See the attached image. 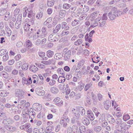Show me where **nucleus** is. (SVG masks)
Masks as SVG:
<instances>
[{"label": "nucleus", "instance_id": "obj_21", "mask_svg": "<svg viewBox=\"0 0 133 133\" xmlns=\"http://www.w3.org/2000/svg\"><path fill=\"white\" fill-rule=\"evenodd\" d=\"M62 74L63 75V76H59L58 79V82L59 83H62L64 82L65 80V78L64 76V74L62 73Z\"/></svg>", "mask_w": 133, "mask_h": 133}, {"label": "nucleus", "instance_id": "obj_45", "mask_svg": "<svg viewBox=\"0 0 133 133\" xmlns=\"http://www.w3.org/2000/svg\"><path fill=\"white\" fill-rule=\"evenodd\" d=\"M43 15V13L40 11L37 14L36 16V17L37 18L40 19L42 17Z\"/></svg>", "mask_w": 133, "mask_h": 133}, {"label": "nucleus", "instance_id": "obj_50", "mask_svg": "<svg viewBox=\"0 0 133 133\" xmlns=\"http://www.w3.org/2000/svg\"><path fill=\"white\" fill-rule=\"evenodd\" d=\"M23 45L22 42L20 41L17 42L16 44V45L17 48H19L22 46Z\"/></svg>", "mask_w": 133, "mask_h": 133}, {"label": "nucleus", "instance_id": "obj_19", "mask_svg": "<svg viewBox=\"0 0 133 133\" xmlns=\"http://www.w3.org/2000/svg\"><path fill=\"white\" fill-rule=\"evenodd\" d=\"M110 12H113V14H119V16H120L122 14V12L121 11H119L117 9L115 8H114L112 9L111 11Z\"/></svg>", "mask_w": 133, "mask_h": 133}, {"label": "nucleus", "instance_id": "obj_38", "mask_svg": "<svg viewBox=\"0 0 133 133\" xmlns=\"http://www.w3.org/2000/svg\"><path fill=\"white\" fill-rule=\"evenodd\" d=\"M21 26V23L20 22H16L15 24V28L18 29H19Z\"/></svg>", "mask_w": 133, "mask_h": 133}, {"label": "nucleus", "instance_id": "obj_61", "mask_svg": "<svg viewBox=\"0 0 133 133\" xmlns=\"http://www.w3.org/2000/svg\"><path fill=\"white\" fill-rule=\"evenodd\" d=\"M38 54L39 56L41 58L45 56V53L42 51L39 52L38 53Z\"/></svg>", "mask_w": 133, "mask_h": 133}, {"label": "nucleus", "instance_id": "obj_18", "mask_svg": "<svg viewBox=\"0 0 133 133\" xmlns=\"http://www.w3.org/2000/svg\"><path fill=\"white\" fill-rule=\"evenodd\" d=\"M4 127L7 130L13 132L16 129L15 127H12L10 125H4Z\"/></svg>", "mask_w": 133, "mask_h": 133}, {"label": "nucleus", "instance_id": "obj_49", "mask_svg": "<svg viewBox=\"0 0 133 133\" xmlns=\"http://www.w3.org/2000/svg\"><path fill=\"white\" fill-rule=\"evenodd\" d=\"M32 82V80H31V78L30 77H29L27 79V80L26 81L25 83L27 84L28 85H29L31 84Z\"/></svg>", "mask_w": 133, "mask_h": 133}, {"label": "nucleus", "instance_id": "obj_24", "mask_svg": "<svg viewBox=\"0 0 133 133\" xmlns=\"http://www.w3.org/2000/svg\"><path fill=\"white\" fill-rule=\"evenodd\" d=\"M82 121L84 124L87 125H88L90 123V121L89 119L85 117H84L82 118Z\"/></svg>", "mask_w": 133, "mask_h": 133}, {"label": "nucleus", "instance_id": "obj_57", "mask_svg": "<svg viewBox=\"0 0 133 133\" xmlns=\"http://www.w3.org/2000/svg\"><path fill=\"white\" fill-rule=\"evenodd\" d=\"M101 126L105 128L108 125V123L106 121H104V122L101 123Z\"/></svg>", "mask_w": 133, "mask_h": 133}, {"label": "nucleus", "instance_id": "obj_17", "mask_svg": "<svg viewBox=\"0 0 133 133\" xmlns=\"http://www.w3.org/2000/svg\"><path fill=\"white\" fill-rule=\"evenodd\" d=\"M36 94L39 96H43L45 94L44 91L41 90L39 88H37L36 89Z\"/></svg>", "mask_w": 133, "mask_h": 133}, {"label": "nucleus", "instance_id": "obj_22", "mask_svg": "<svg viewBox=\"0 0 133 133\" xmlns=\"http://www.w3.org/2000/svg\"><path fill=\"white\" fill-rule=\"evenodd\" d=\"M61 24H58L56 26L55 28L53 30V32L55 34L58 32L61 29Z\"/></svg>", "mask_w": 133, "mask_h": 133}, {"label": "nucleus", "instance_id": "obj_10", "mask_svg": "<svg viewBox=\"0 0 133 133\" xmlns=\"http://www.w3.org/2000/svg\"><path fill=\"white\" fill-rule=\"evenodd\" d=\"M13 121L11 120L10 118H6L3 120L2 123L4 125H7V124H11L14 123Z\"/></svg>", "mask_w": 133, "mask_h": 133}, {"label": "nucleus", "instance_id": "obj_36", "mask_svg": "<svg viewBox=\"0 0 133 133\" xmlns=\"http://www.w3.org/2000/svg\"><path fill=\"white\" fill-rule=\"evenodd\" d=\"M71 54V51L69 50L66 52L65 55V57L66 58V59H68L70 57Z\"/></svg>", "mask_w": 133, "mask_h": 133}, {"label": "nucleus", "instance_id": "obj_26", "mask_svg": "<svg viewBox=\"0 0 133 133\" xmlns=\"http://www.w3.org/2000/svg\"><path fill=\"white\" fill-rule=\"evenodd\" d=\"M62 55L61 53L56 54L54 56V58L57 60H59L62 57Z\"/></svg>", "mask_w": 133, "mask_h": 133}, {"label": "nucleus", "instance_id": "obj_7", "mask_svg": "<svg viewBox=\"0 0 133 133\" xmlns=\"http://www.w3.org/2000/svg\"><path fill=\"white\" fill-rule=\"evenodd\" d=\"M108 16L111 21H113L115 19L116 17L119 16V14H113V12H109L108 14Z\"/></svg>", "mask_w": 133, "mask_h": 133}, {"label": "nucleus", "instance_id": "obj_42", "mask_svg": "<svg viewBox=\"0 0 133 133\" xmlns=\"http://www.w3.org/2000/svg\"><path fill=\"white\" fill-rule=\"evenodd\" d=\"M71 5L68 3H65L63 4V8L65 9L68 10L70 7Z\"/></svg>", "mask_w": 133, "mask_h": 133}, {"label": "nucleus", "instance_id": "obj_9", "mask_svg": "<svg viewBox=\"0 0 133 133\" xmlns=\"http://www.w3.org/2000/svg\"><path fill=\"white\" fill-rule=\"evenodd\" d=\"M115 122L116 124L120 127H122L125 125V122H123L120 118H117L115 119Z\"/></svg>", "mask_w": 133, "mask_h": 133}, {"label": "nucleus", "instance_id": "obj_62", "mask_svg": "<svg viewBox=\"0 0 133 133\" xmlns=\"http://www.w3.org/2000/svg\"><path fill=\"white\" fill-rule=\"evenodd\" d=\"M56 81L55 80L52 79H51L50 80L49 83V84L50 85H53L55 84Z\"/></svg>", "mask_w": 133, "mask_h": 133}, {"label": "nucleus", "instance_id": "obj_4", "mask_svg": "<svg viewBox=\"0 0 133 133\" xmlns=\"http://www.w3.org/2000/svg\"><path fill=\"white\" fill-rule=\"evenodd\" d=\"M71 112L73 114L74 117L76 119H78L81 116L80 113L77 111V108L76 109L72 108L71 109Z\"/></svg>", "mask_w": 133, "mask_h": 133}, {"label": "nucleus", "instance_id": "obj_39", "mask_svg": "<svg viewBox=\"0 0 133 133\" xmlns=\"http://www.w3.org/2000/svg\"><path fill=\"white\" fill-rule=\"evenodd\" d=\"M6 91L1 90L0 91V96L2 97H6L7 96Z\"/></svg>", "mask_w": 133, "mask_h": 133}, {"label": "nucleus", "instance_id": "obj_31", "mask_svg": "<svg viewBox=\"0 0 133 133\" xmlns=\"http://www.w3.org/2000/svg\"><path fill=\"white\" fill-rule=\"evenodd\" d=\"M5 30L6 32L7 36H10L11 33V31L9 27L8 26L6 27Z\"/></svg>", "mask_w": 133, "mask_h": 133}, {"label": "nucleus", "instance_id": "obj_54", "mask_svg": "<svg viewBox=\"0 0 133 133\" xmlns=\"http://www.w3.org/2000/svg\"><path fill=\"white\" fill-rule=\"evenodd\" d=\"M75 72L77 73V76H78V74H80V77H81V72L80 71V68H79L78 67H77L75 70Z\"/></svg>", "mask_w": 133, "mask_h": 133}, {"label": "nucleus", "instance_id": "obj_59", "mask_svg": "<svg viewBox=\"0 0 133 133\" xmlns=\"http://www.w3.org/2000/svg\"><path fill=\"white\" fill-rule=\"evenodd\" d=\"M98 23H97L96 22H95L94 23H93L90 26V28H94L97 26H98Z\"/></svg>", "mask_w": 133, "mask_h": 133}, {"label": "nucleus", "instance_id": "obj_64", "mask_svg": "<svg viewBox=\"0 0 133 133\" xmlns=\"http://www.w3.org/2000/svg\"><path fill=\"white\" fill-rule=\"evenodd\" d=\"M84 86V83H82L80 85L78 86L79 90L81 91L83 88Z\"/></svg>", "mask_w": 133, "mask_h": 133}, {"label": "nucleus", "instance_id": "obj_41", "mask_svg": "<svg viewBox=\"0 0 133 133\" xmlns=\"http://www.w3.org/2000/svg\"><path fill=\"white\" fill-rule=\"evenodd\" d=\"M79 130L81 133H83L86 130L85 127L83 126H81L79 127Z\"/></svg>", "mask_w": 133, "mask_h": 133}, {"label": "nucleus", "instance_id": "obj_13", "mask_svg": "<svg viewBox=\"0 0 133 133\" xmlns=\"http://www.w3.org/2000/svg\"><path fill=\"white\" fill-rule=\"evenodd\" d=\"M87 116L91 120L93 121L94 119V116L92 111L89 110L87 111Z\"/></svg>", "mask_w": 133, "mask_h": 133}, {"label": "nucleus", "instance_id": "obj_5", "mask_svg": "<svg viewBox=\"0 0 133 133\" xmlns=\"http://www.w3.org/2000/svg\"><path fill=\"white\" fill-rule=\"evenodd\" d=\"M77 111L80 113L82 116H84L85 114V110L84 108L83 107L79 106L77 107Z\"/></svg>", "mask_w": 133, "mask_h": 133}, {"label": "nucleus", "instance_id": "obj_52", "mask_svg": "<svg viewBox=\"0 0 133 133\" xmlns=\"http://www.w3.org/2000/svg\"><path fill=\"white\" fill-rule=\"evenodd\" d=\"M107 13H105L103 14L102 17V20L105 21L107 20L108 18L107 17Z\"/></svg>", "mask_w": 133, "mask_h": 133}, {"label": "nucleus", "instance_id": "obj_27", "mask_svg": "<svg viewBox=\"0 0 133 133\" xmlns=\"http://www.w3.org/2000/svg\"><path fill=\"white\" fill-rule=\"evenodd\" d=\"M46 55L48 57L50 58L54 55V53L52 51L49 50L47 51Z\"/></svg>", "mask_w": 133, "mask_h": 133}, {"label": "nucleus", "instance_id": "obj_35", "mask_svg": "<svg viewBox=\"0 0 133 133\" xmlns=\"http://www.w3.org/2000/svg\"><path fill=\"white\" fill-rule=\"evenodd\" d=\"M1 6L3 10H5L8 8V4L6 2H3L1 3Z\"/></svg>", "mask_w": 133, "mask_h": 133}, {"label": "nucleus", "instance_id": "obj_11", "mask_svg": "<svg viewBox=\"0 0 133 133\" xmlns=\"http://www.w3.org/2000/svg\"><path fill=\"white\" fill-rule=\"evenodd\" d=\"M41 31L42 33L41 34L40 38H43L47 35V32L46 31V28L44 27H43Z\"/></svg>", "mask_w": 133, "mask_h": 133}, {"label": "nucleus", "instance_id": "obj_29", "mask_svg": "<svg viewBox=\"0 0 133 133\" xmlns=\"http://www.w3.org/2000/svg\"><path fill=\"white\" fill-rule=\"evenodd\" d=\"M99 12L98 11H96L92 13L90 15V17L92 18V20H94L95 18L96 17L98 14L99 13Z\"/></svg>", "mask_w": 133, "mask_h": 133}, {"label": "nucleus", "instance_id": "obj_48", "mask_svg": "<svg viewBox=\"0 0 133 133\" xmlns=\"http://www.w3.org/2000/svg\"><path fill=\"white\" fill-rule=\"evenodd\" d=\"M9 58V56L8 53H6L3 56V61H7Z\"/></svg>", "mask_w": 133, "mask_h": 133}, {"label": "nucleus", "instance_id": "obj_15", "mask_svg": "<svg viewBox=\"0 0 133 133\" xmlns=\"http://www.w3.org/2000/svg\"><path fill=\"white\" fill-rule=\"evenodd\" d=\"M111 106V102L109 100L105 101L104 103V108L107 110H108L109 108Z\"/></svg>", "mask_w": 133, "mask_h": 133}, {"label": "nucleus", "instance_id": "obj_30", "mask_svg": "<svg viewBox=\"0 0 133 133\" xmlns=\"http://www.w3.org/2000/svg\"><path fill=\"white\" fill-rule=\"evenodd\" d=\"M2 76L5 79H8L9 77V74L6 72L3 71H2Z\"/></svg>", "mask_w": 133, "mask_h": 133}, {"label": "nucleus", "instance_id": "obj_43", "mask_svg": "<svg viewBox=\"0 0 133 133\" xmlns=\"http://www.w3.org/2000/svg\"><path fill=\"white\" fill-rule=\"evenodd\" d=\"M78 130V127L76 126L73 125L72 127L73 133H77Z\"/></svg>", "mask_w": 133, "mask_h": 133}, {"label": "nucleus", "instance_id": "obj_33", "mask_svg": "<svg viewBox=\"0 0 133 133\" xmlns=\"http://www.w3.org/2000/svg\"><path fill=\"white\" fill-rule=\"evenodd\" d=\"M82 40L78 39L74 43V44L76 46L82 44Z\"/></svg>", "mask_w": 133, "mask_h": 133}, {"label": "nucleus", "instance_id": "obj_23", "mask_svg": "<svg viewBox=\"0 0 133 133\" xmlns=\"http://www.w3.org/2000/svg\"><path fill=\"white\" fill-rule=\"evenodd\" d=\"M50 91L52 93L54 94L58 93L59 92L58 89L55 87L51 88L50 89Z\"/></svg>", "mask_w": 133, "mask_h": 133}, {"label": "nucleus", "instance_id": "obj_55", "mask_svg": "<svg viewBox=\"0 0 133 133\" xmlns=\"http://www.w3.org/2000/svg\"><path fill=\"white\" fill-rule=\"evenodd\" d=\"M92 84H87L84 88V90L87 91L91 86Z\"/></svg>", "mask_w": 133, "mask_h": 133}, {"label": "nucleus", "instance_id": "obj_34", "mask_svg": "<svg viewBox=\"0 0 133 133\" xmlns=\"http://www.w3.org/2000/svg\"><path fill=\"white\" fill-rule=\"evenodd\" d=\"M66 11L65 10H63L59 12V16L61 18H63L65 15Z\"/></svg>", "mask_w": 133, "mask_h": 133}, {"label": "nucleus", "instance_id": "obj_63", "mask_svg": "<svg viewBox=\"0 0 133 133\" xmlns=\"http://www.w3.org/2000/svg\"><path fill=\"white\" fill-rule=\"evenodd\" d=\"M26 45L28 47L30 46L31 45V41L29 40H28L25 42Z\"/></svg>", "mask_w": 133, "mask_h": 133}, {"label": "nucleus", "instance_id": "obj_44", "mask_svg": "<svg viewBox=\"0 0 133 133\" xmlns=\"http://www.w3.org/2000/svg\"><path fill=\"white\" fill-rule=\"evenodd\" d=\"M10 17V13L9 12H6V13L5 14V19L6 21H7L9 19Z\"/></svg>", "mask_w": 133, "mask_h": 133}, {"label": "nucleus", "instance_id": "obj_25", "mask_svg": "<svg viewBox=\"0 0 133 133\" xmlns=\"http://www.w3.org/2000/svg\"><path fill=\"white\" fill-rule=\"evenodd\" d=\"M102 129V127L100 126H96L94 127V130L96 132H99Z\"/></svg>", "mask_w": 133, "mask_h": 133}, {"label": "nucleus", "instance_id": "obj_32", "mask_svg": "<svg viewBox=\"0 0 133 133\" xmlns=\"http://www.w3.org/2000/svg\"><path fill=\"white\" fill-rule=\"evenodd\" d=\"M29 64L28 63L23 64L21 68L23 70H26L28 68Z\"/></svg>", "mask_w": 133, "mask_h": 133}, {"label": "nucleus", "instance_id": "obj_46", "mask_svg": "<svg viewBox=\"0 0 133 133\" xmlns=\"http://www.w3.org/2000/svg\"><path fill=\"white\" fill-rule=\"evenodd\" d=\"M103 21L102 19V17H101L98 16L95 20V22H96L98 24L99 23V22Z\"/></svg>", "mask_w": 133, "mask_h": 133}, {"label": "nucleus", "instance_id": "obj_56", "mask_svg": "<svg viewBox=\"0 0 133 133\" xmlns=\"http://www.w3.org/2000/svg\"><path fill=\"white\" fill-rule=\"evenodd\" d=\"M6 49H2L0 50V56H2L6 54Z\"/></svg>", "mask_w": 133, "mask_h": 133}, {"label": "nucleus", "instance_id": "obj_20", "mask_svg": "<svg viewBox=\"0 0 133 133\" xmlns=\"http://www.w3.org/2000/svg\"><path fill=\"white\" fill-rule=\"evenodd\" d=\"M29 69L30 71L33 72H35L38 70V68L34 65H31Z\"/></svg>", "mask_w": 133, "mask_h": 133}, {"label": "nucleus", "instance_id": "obj_6", "mask_svg": "<svg viewBox=\"0 0 133 133\" xmlns=\"http://www.w3.org/2000/svg\"><path fill=\"white\" fill-rule=\"evenodd\" d=\"M27 112L28 111L29 113V116L30 118L34 119L35 117V111L33 110L32 109H31L29 111V110L27 109Z\"/></svg>", "mask_w": 133, "mask_h": 133}, {"label": "nucleus", "instance_id": "obj_60", "mask_svg": "<svg viewBox=\"0 0 133 133\" xmlns=\"http://www.w3.org/2000/svg\"><path fill=\"white\" fill-rule=\"evenodd\" d=\"M126 4L124 3H121L118 5V6L121 8H123L126 7Z\"/></svg>", "mask_w": 133, "mask_h": 133}, {"label": "nucleus", "instance_id": "obj_58", "mask_svg": "<svg viewBox=\"0 0 133 133\" xmlns=\"http://www.w3.org/2000/svg\"><path fill=\"white\" fill-rule=\"evenodd\" d=\"M22 14H19L18 15L17 17V20L16 22H22Z\"/></svg>", "mask_w": 133, "mask_h": 133}, {"label": "nucleus", "instance_id": "obj_53", "mask_svg": "<svg viewBox=\"0 0 133 133\" xmlns=\"http://www.w3.org/2000/svg\"><path fill=\"white\" fill-rule=\"evenodd\" d=\"M106 21H102L99 23V26L101 27L103 26L105 24Z\"/></svg>", "mask_w": 133, "mask_h": 133}, {"label": "nucleus", "instance_id": "obj_2", "mask_svg": "<svg viewBox=\"0 0 133 133\" xmlns=\"http://www.w3.org/2000/svg\"><path fill=\"white\" fill-rule=\"evenodd\" d=\"M58 35H55L53 34L50 35L48 38V40L51 42H54L58 41L59 38Z\"/></svg>", "mask_w": 133, "mask_h": 133}, {"label": "nucleus", "instance_id": "obj_28", "mask_svg": "<svg viewBox=\"0 0 133 133\" xmlns=\"http://www.w3.org/2000/svg\"><path fill=\"white\" fill-rule=\"evenodd\" d=\"M79 23V21L76 19H75L71 23V25L72 26L74 27L78 25Z\"/></svg>", "mask_w": 133, "mask_h": 133}, {"label": "nucleus", "instance_id": "obj_1", "mask_svg": "<svg viewBox=\"0 0 133 133\" xmlns=\"http://www.w3.org/2000/svg\"><path fill=\"white\" fill-rule=\"evenodd\" d=\"M15 96L19 99H21L24 98L25 95V92L22 90L17 89L15 91Z\"/></svg>", "mask_w": 133, "mask_h": 133}, {"label": "nucleus", "instance_id": "obj_51", "mask_svg": "<svg viewBox=\"0 0 133 133\" xmlns=\"http://www.w3.org/2000/svg\"><path fill=\"white\" fill-rule=\"evenodd\" d=\"M67 30H63L61 33V35L62 36H65L69 34V32Z\"/></svg>", "mask_w": 133, "mask_h": 133}, {"label": "nucleus", "instance_id": "obj_8", "mask_svg": "<svg viewBox=\"0 0 133 133\" xmlns=\"http://www.w3.org/2000/svg\"><path fill=\"white\" fill-rule=\"evenodd\" d=\"M69 119L65 118V119H61L60 123L61 124L63 125L64 127L65 128L67 125V123L69 122Z\"/></svg>", "mask_w": 133, "mask_h": 133}, {"label": "nucleus", "instance_id": "obj_16", "mask_svg": "<svg viewBox=\"0 0 133 133\" xmlns=\"http://www.w3.org/2000/svg\"><path fill=\"white\" fill-rule=\"evenodd\" d=\"M61 28L64 29V30H68L70 29L69 26L67 25V23L66 22H63L61 23Z\"/></svg>", "mask_w": 133, "mask_h": 133}, {"label": "nucleus", "instance_id": "obj_47", "mask_svg": "<svg viewBox=\"0 0 133 133\" xmlns=\"http://www.w3.org/2000/svg\"><path fill=\"white\" fill-rule=\"evenodd\" d=\"M105 117L103 115L101 116L99 118V122L101 123L102 122H104V121H105Z\"/></svg>", "mask_w": 133, "mask_h": 133}, {"label": "nucleus", "instance_id": "obj_3", "mask_svg": "<svg viewBox=\"0 0 133 133\" xmlns=\"http://www.w3.org/2000/svg\"><path fill=\"white\" fill-rule=\"evenodd\" d=\"M31 25L30 24V23H25L24 25V30L26 31H30V32L32 33L33 30V28H32Z\"/></svg>", "mask_w": 133, "mask_h": 133}, {"label": "nucleus", "instance_id": "obj_12", "mask_svg": "<svg viewBox=\"0 0 133 133\" xmlns=\"http://www.w3.org/2000/svg\"><path fill=\"white\" fill-rule=\"evenodd\" d=\"M32 107L36 111H40L42 109L41 105L38 103H36L33 105Z\"/></svg>", "mask_w": 133, "mask_h": 133}, {"label": "nucleus", "instance_id": "obj_37", "mask_svg": "<svg viewBox=\"0 0 133 133\" xmlns=\"http://www.w3.org/2000/svg\"><path fill=\"white\" fill-rule=\"evenodd\" d=\"M130 118V116L128 114H124L123 116V119L125 121H126Z\"/></svg>", "mask_w": 133, "mask_h": 133}, {"label": "nucleus", "instance_id": "obj_40", "mask_svg": "<svg viewBox=\"0 0 133 133\" xmlns=\"http://www.w3.org/2000/svg\"><path fill=\"white\" fill-rule=\"evenodd\" d=\"M54 0H48L47 5L49 7H51L53 6L54 4Z\"/></svg>", "mask_w": 133, "mask_h": 133}, {"label": "nucleus", "instance_id": "obj_14", "mask_svg": "<svg viewBox=\"0 0 133 133\" xmlns=\"http://www.w3.org/2000/svg\"><path fill=\"white\" fill-rule=\"evenodd\" d=\"M41 63L46 65H50L51 64H54L55 63V61L53 59H49L48 61H42Z\"/></svg>", "mask_w": 133, "mask_h": 133}]
</instances>
